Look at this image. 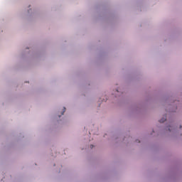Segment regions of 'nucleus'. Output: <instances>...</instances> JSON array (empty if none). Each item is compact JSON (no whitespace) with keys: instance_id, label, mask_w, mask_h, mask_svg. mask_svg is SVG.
Returning a JSON list of instances; mask_svg holds the SVG:
<instances>
[{"instance_id":"f257e3e1","label":"nucleus","mask_w":182,"mask_h":182,"mask_svg":"<svg viewBox=\"0 0 182 182\" xmlns=\"http://www.w3.org/2000/svg\"><path fill=\"white\" fill-rule=\"evenodd\" d=\"M166 117H163L161 119L159 120V122L160 123H164V122H166Z\"/></svg>"},{"instance_id":"f03ea898","label":"nucleus","mask_w":182,"mask_h":182,"mask_svg":"<svg viewBox=\"0 0 182 182\" xmlns=\"http://www.w3.org/2000/svg\"><path fill=\"white\" fill-rule=\"evenodd\" d=\"M65 112H66V108L65 107L63 108V111L62 112V114H63V113H65Z\"/></svg>"},{"instance_id":"7ed1b4c3","label":"nucleus","mask_w":182,"mask_h":182,"mask_svg":"<svg viewBox=\"0 0 182 182\" xmlns=\"http://www.w3.org/2000/svg\"><path fill=\"white\" fill-rule=\"evenodd\" d=\"M90 149H93V145L90 146Z\"/></svg>"},{"instance_id":"20e7f679","label":"nucleus","mask_w":182,"mask_h":182,"mask_svg":"<svg viewBox=\"0 0 182 182\" xmlns=\"http://www.w3.org/2000/svg\"><path fill=\"white\" fill-rule=\"evenodd\" d=\"M137 143H140V141L139 140H136Z\"/></svg>"},{"instance_id":"39448f33","label":"nucleus","mask_w":182,"mask_h":182,"mask_svg":"<svg viewBox=\"0 0 182 182\" xmlns=\"http://www.w3.org/2000/svg\"><path fill=\"white\" fill-rule=\"evenodd\" d=\"M168 131H169V132H171V129H168Z\"/></svg>"},{"instance_id":"423d86ee","label":"nucleus","mask_w":182,"mask_h":182,"mask_svg":"<svg viewBox=\"0 0 182 182\" xmlns=\"http://www.w3.org/2000/svg\"><path fill=\"white\" fill-rule=\"evenodd\" d=\"M180 128L181 129V126L180 127Z\"/></svg>"}]
</instances>
